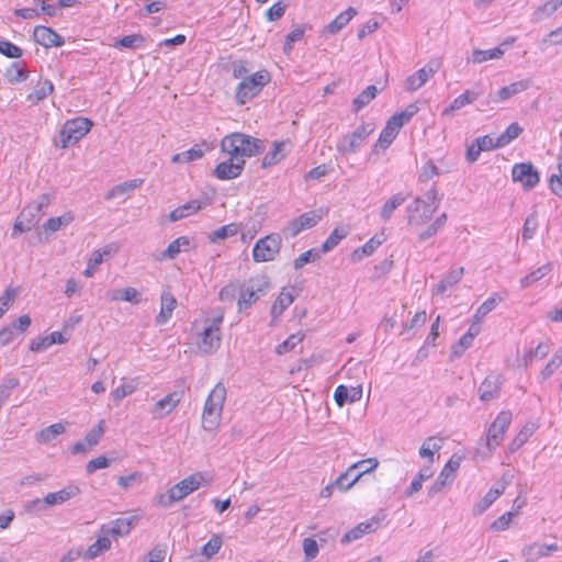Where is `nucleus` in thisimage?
Masks as SVG:
<instances>
[{"label":"nucleus","instance_id":"f257e3e1","mask_svg":"<svg viewBox=\"0 0 562 562\" xmlns=\"http://www.w3.org/2000/svg\"><path fill=\"white\" fill-rule=\"evenodd\" d=\"M221 149L233 158L252 157L265 150V143L259 138L243 133H233L221 142Z\"/></svg>","mask_w":562,"mask_h":562},{"label":"nucleus","instance_id":"f03ea898","mask_svg":"<svg viewBox=\"0 0 562 562\" xmlns=\"http://www.w3.org/2000/svg\"><path fill=\"white\" fill-rule=\"evenodd\" d=\"M226 393V387L221 382L210 392L202 414V425L205 430L212 431L220 425Z\"/></svg>","mask_w":562,"mask_h":562},{"label":"nucleus","instance_id":"7ed1b4c3","mask_svg":"<svg viewBox=\"0 0 562 562\" xmlns=\"http://www.w3.org/2000/svg\"><path fill=\"white\" fill-rule=\"evenodd\" d=\"M203 477L200 473L192 474L170 487L167 493L156 497V503L162 507H169L175 502L183 499L186 496L196 491L201 485Z\"/></svg>","mask_w":562,"mask_h":562},{"label":"nucleus","instance_id":"20e7f679","mask_svg":"<svg viewBox=\"0 0 562 562\" xmlns=\"http://www.w3.org/2000/svg\"><path fill=\"white\" fill-rule=\"evenodd\" d=\"M92 127V122L82 116H78L72 120H68L61 126L58 135L56 145L61 148H67L70 145L78 143L83 136H86Z\"/></svg>","mask_w":562,"mask_h":562},{"label":"nucleus","instance_id":"39448f33","mask_svg":"<svg viewBox=\"0 0 562 562\" xmlns=\"http://www.w3.org/2000/svg\"><path fill=\"white\" fill-rule=\"evenodd\" d=\"M270 81V75L267 70H259L241 80L235 92L237 104H245L260 93L262 88Z\"/></svg>","mask_w":562,"mask_h":562},{"label":"nucleus","instance_id":"423d86ee","mask_svg":"<svg viewBox=\"0 0 562 562\" xmlns=\"http://www.w3.org/2000/svg\"><path fill=\"white\" fill-rule=\"evenodd\" d=\"M379 465L375 458H368L351 464L346 472L341 473L336 480L335 484L340 491H348L366 473H370Z\"/></svg>","mask_w":562,"mask_h":562},{"label":"nucleus","instance_id":"0eeeda50","mask_svg":"<svg viewBox=\"0 0 562 562\" xmlns=\"http://www.w3.org/2000/svg\"><path fill=\"white\" fill-rule=\"evenodd\" d=\"M374 131L371 123H362L351 133L346 134L336 145V150L341 155L357 151L366 138Z\"/></svg>","mask_w":562,"mask_h":562},{"label":"nucleus","instance_id":"6e6552de","mask_svg":"<svg viewBox=\"0 0 562 562\" xmlns=\"http://www.w3.org/2000/svg\"><path fill=\"white\" fill-rule=\"evenodd\" d=\"M281 237L279 234H269L259 238L252 248V259L256 262L273 260L281 249Z\"/></svg>","mask_w":562,"mask_h":562},{"label":"nucleus","instance_id":"1a4fd4ad","mask_svg":"<svg viewBox=\"0 0 562 562\" xmlns=\"http://www.w3.org/2000/svg\"><path fill=\"white\" fill-rule=\"evenodd\" d=\"M512 423V413L508 411L501 412L492 425L487 429L486 434V449L487 453L492 451L502 442L505 431Z\"/></svg>","mask_w":562,"mask_h":562},{"label":"nucleus","instance_id":"9d476101","mask_svg":"<svg viewBox=\"0 0 562 562\" xmlns=\"http://www.w3.org/2000/svg\"><path fill=\"white\" fill-rule=\"evenodd\" d=\"M268 288L269 282L265 277L250 279L243 288L238 299L239 310L251 306V304L255 303Z\"/></svg>","mask_w":562,"mask_h":562},{"label":"nucleus","instance_id":"9b49d317","mask_svg":"<svg viewBox=\"0 0 562 562\" xmlns=\"http://www.w3.org/2000/svg\"><path fill=\"white\" fill-rule=\"evenodd\" d=\"M407 224L411 226H422L428 223L436 213L432 205H425L424 200L419 196L406 206Z\"/></svg>","mask_w":562,"mask_h":562},{"label":"nucleus","instance_id":"f8f14e48","mask_svg":"<svg viewBox=\"0 0 562 562\" xmlns=\"http://www.w3.org/2000/svg\"><path fill=\"white\" fill-rule=\"evenodd\" d=\"M512 178L514 182L521 183L527 191L533 189L540 181V175L530 161L515 164L512 169Z\"/></svg>","mask_w":562,"mask_h":562},{"label":"nucleus","instance_id":"ddd939ff","mask_svg":"<svg viewBox=\"0 0 562 562\" xmlns=\"http://www.w3.org/2000/svg\"><path fill=\"white\" fill-rule=\"evenodd\" d=\"M438 60H429L425 67L411 75L404 82V89L414 92L422 88L439 69Z\"/></svg>","mask_w":562,"mask_h":562},{"label":"nucleus","instance_id":"4468645a","mask_svg":"<svg viewBox=\"0 0 562 562\" xmlns=\"http://www.w3.org/2000/svg\"><path fill=\"white\" fill-rule=\"evenodd\" d=\"M321 221V216L315 211H310L291 220L283 228L285 237L293 238L302 231L314 227Z\"/></svg>","mask_w":562,"mask_h":562},{"label":"nucleus","instance_id":"2eb2a0df","mask_svg":"<svg viewBox=\"0 0 562 562\" xmlns=\"http://www.w3.org/2000/svg\"><path fill=\"white\" fill-rule=\"evenodd\" d=\"M460 467V460H454L451 458L443 467L441 472L439 473L436 481L428 488V496L434 497L438 493H440L448 483H451L454 479V474Z\"/></svg>","mask_w":562,"mask_h":562},{"label":"nucleus","instance_id":"dca6fc26","mask_svg":"<svg viewBox=\"0 0 562 562\" xmlns=\"http://www.w3.org/2000/svg\"><path fill=\"white\" fill-rule=\"evenodd\" d=\"M245 164V159L229 156L228 160L222 161L215 167L213 173L218 180L235 179L241 175Z\"/></svg>","mask_w":562,"mask_h":562},{"label":"nucleus","instance_id":"f3484780","mask_svg":"<svg viewBox=\"0 0 562 562\" xmlns=\"http://www.w3.org/2000/svg\"><path fill=\"white\" fill-rule=\"evenodd\" d=\"M384 515L382 517H372L363 522L358 524L347 533H345L340 540L342 544L350 543L355 540L362 538L364 535L371 533L375 531L380 525V522L384 519Z\"/></svg>","mask_w":562,"mask_h":562},{"label":"nucleus","instance_id":"a211bd4d","mask_svg":"<svg viewBox=\"0 0 562 562\" xmlns=\"http://www.w3.org/2000/svg\"><path fill=\"white\" fill-rule=\"evenodd\" d=\"M221 341V329L204 326L200 334L199 349L205 355H212L220 348Z\"/></svg>","mask_w":562,"mask_h":562},{"label":"nucleus","instance_id":"6ab92c4d","mask_svg":"<svg viewBox=\"0 0 562 562\" xmlns=\"http://www.w3.org/2000/svg\"><path fill=\"white\" fill-rule=\"evenodd\" d=\"M33 37L37 44L46 48L53 46L59 47L65 43L64 38L58 33H56L53 29L44 25L35 26Z\"/></svg>","mask_w":562,"mask_h":562},{"label":"nucleus","instance_id":"aec40b11","mask_svg":"<svg viewBox=\"0 0 562 562\" xmlns=\"http://www.w3.org/2000/svg\"><path fill=\"white\" fill-rule=\"evenodd\" d=\"M138 522V518L135 515L124 514L122 517L110 522L103 528L105 533H111L114 537L127 535L133 527Z\"/></svg>","mask_w":562,"mask_h":562},{"label":"nucleus","instance_id":"412c9836","mask_svg":"<svg viewBox=\"0 0 562 562\" xmlns=\"http://www.w3.org/2000/svg\"><path fill=\"white\" fill-rule=\"evenodd\" d=\"M502 378L499 374H490L479 387L480 400L490 402L499 396Z\"/></svg>","mask_w":562,"mask_h":562},{"label":"nucleus","instance_id":"4be33fe9","mask_svg":"<svg viewBox=\"0 0 562 562\" xmlns=\"http://www.w3.org/2000/svg\"><path fill=\"white\" fill-rule=\"evenodd\" d=\"M176 307V297L170 292H162L160 295V311L155 318L156 324H166L171 318Z\"/></svg>","mask_w":562,"mask_h":562},{"label":"nucleus","instance_id":"5701e85b","mask_svg":"<svg viewBox=\"0 0 562 562\" xmlns=\"http://www.w3.org/2000/svg\"><path fill=\"white\" fill-rule=\"evenodd\" d=\"M402 126L391 116L380 133L379 139L374 145V149L378 147L386 149L396 138Z\"/></svg>","mask_w":562,"mask_h":562},{"label":"nucleus","instance_id":"b1692460","mask_svg":"<svg viewBox=\"0 0 562 562\" xmlns=\"http://www.w3.org/2000/svg\"><path fill=\"white\" fill-rule=\"evenodd\" d=\"M357 14V10L352 7H349L347 10L339 13L330 23H328L323 29V34L327 35H334L340 32L348 23L349 21Z\"/></svg>","mask_w":562,"mask_h":562},{"label":"nucleus","instance_id":"393cba45","mask_svg":"<svg viewBox=\"0 0 562 562\" xmlns=\"http://www.w3.org/2000/svg\"><path fill=\"white\" fill-rule=\"evenodd\" d=\"M531 81L529 79H522L501 88L496 95L492 99L494 102H503L509 98L526 91L529 89Z\"/></svg>","mask_w":562,"mask_h":562},{"label":"nucleus","instance_id":"a878e982","mask_svg":"<svg viewBox=\"0 0 562 562\" xmlns=\"http://www.w3.org/2000/svg\"><path fill=\"white\" fill-rule=\"evenodd\" d=\"M180 402L178 393H171L157 401L151 409V414L155 418H161L169 414Z\"/></svg>","mask_w":562,"mask_h":562},{"label":"nucleus","instance_id":"bb28decb","mask_svg":"<svg viewBox=\"0 0 562 562\" xmlns=\"http://www.w3.org/2000/svg\"><path fill=\"white\" fill-rule=\"evenodd\" d=\"M140 186V180L133 179L114 186L105 195L106 200L121 199L125 201Z\"/></svg>","mask_w":562,"mask_h":562},{"label":"nucleus","instance_id":"cd10ccee","mask_svg":"<svg viewBox=\"0 0 562 562\" xmlns=\"http://www.w3.org/2000/svg\"><path fill=\"white\" fill-rule=\"evenodd\" d=\"M54 92V85L49 79L38 80L33 91L26 95L32 104H38Z\"/></svg>","mask_w":562,"mask_h":562},{"label":"nucleus","instance_id":"c85d7f7f","mask_svg":"<svg viewBox=\"0 0 562 562\" xmlns=\"http://www.w3.org/2000/svg\"><path fill=\"white\" fill-rule=\"evenodd\" d=\"M480 97V92L474 90H465L462 94L457 97L447 108L443 109L442 115L449 116L457 110L471 104Z\"/></svg>","mask_w":562,"mask_h":562},{"label":"nucleus","instance_id":"c756f323","mask_svg":"<svg viewBox=\"0 0 562 562\" xmlns=\"http://www.w3.org/2000/svg\"><path fill=\"white\" fill-rule=\"evenodd\" d=\"M68 341V338L65 337L60 331H53L49 335L38 338L34 340L30 345V350L33 352H40L54 344H65Z\"/></svg>","mask_w":562,"mask_h":562},{"label":"nucleus","instance_id":"7c9ffc66","mask_svg":"<svg viewBox=\"0 0 562 562\" xmlns=\"http://www.w3.org/2000/svg\"><path fill=\"white\" fill-rule=\"evenodd\" d=\"M464 269L463 267L452 268L448 274L440 280V282L436 285L434 293L443 294L449 289H452L456 284H458L463 277Z\"/></svg>","mask_w":562,"mask_h":562},{"label":"nucleus","instance_id":"2f4dec72","mask_svg":"<svg viewBox=\"0 0 562 562\" xmlns=\"http://www.w3.org/2000/svg\"><path fill=\"white\" fill-rule=\"evenodd\" d=\"M80 493V488L76 485H69L58 492L48 493L45 496V503L48 506H54L57 504H63L68 499L77 496Z\"/></svg>","mask_w":562,"mask_h":562},{"label":"nucleus","instance_id":"473e14b6","mask_svg":"<svg viewBox=\"0 0 562 562\" xmlns=\"http://www.w3.org/2000/svg\"><path fill=\"white\" fill-rule=\"evenodd\" d=\"M385 240L384 233L375 234L371 239H369L362 247L357 248L352 252V260L359 261L363 259L367 256H370L373 254V251L382 245V243Z\"/></svg>","mask_w":562,"mask_h":562},{"label":"nucleus","instance_id":"72a5a7b5","mask_svg":"<svg viewBox=\"0 0 562 562\" xmlns=\"http://www.w3.org/2000/svg\"><path fill=\"white\" fill-rule=\"evenodd\" d=\"M201 209H202L201 201L191 200V201L184 203L183 205L172 210L169 214V220L171 222H177L179 220L188 217L191 214L196 213Z\"/></svg>","mask_w":562,"mask_h":562},{"label":"nucleus","instance_id":"f704fd0d","mask_svg":"<svg viewBox=\"0 0 562 562\" xmlns=\"http://www.w3.org/2000/svg\"><path fill=\"white\" fill-rule=\"evenodd\" d=\"M284 146L285 142H273L271 150H269L262 158L261 167L268 168L281 161L285 157V154L283 153Z\"/></svg>","mask_w":562,"mask_h":562},{"label":"nucleus","instance_id":"c9c22d12","mask_svg":"<svg viewBox=\"0 0 562 562\" xmlns=\"http://www.w3.org/2000/svg\"><path fill=\"white\" fill-rule=\"evenodd\" d=\"M30 71L25 65H21L19 61H14L7 68L4 77L10 83L23 82L29 78Z\"/></svg>","mask_w":562,"mask_h":562},{"label":"nucleus","instance_id":"e433bc0d","mask_svg":"<svg viewBox=\"0 0 562 562\" xmlns=\"http://www.w3.org/2000/svg\"><path fill=\"white\" fill-rule=\"evenodd\" d=\"M66 430L61 423H56L36 432V440L40 443H48L55 440L59 435Z\"/></svg>","mask_w":562,"mask_h":562},{"label":"nucleus","instance_id":"4c0bfd02","mask_svg":"<svg viewBox=\"0 0 562 562\" xmlns=\"http://www.w3.org/2000/svg\"><path fill=\"white\" fill-rule=\"evenodd\" d=\"M191 246V240L187 236H181L172 240L166 250L162 252L164 258L173 259L181 250L188 251Z\"/></svg>","mask_w":562,"mask_h":562},{"label":"nucleus","instance_id":"58836bf2","mask_svg":"<svg viewBox=\"0 0 562 562\" xmlns=\"http://www.w3.org/2000/svg\"><path fill=\"white\" fill-rule=\"evenodd\" d=\"M503 300L504 297L499 293H493L479 306L473 318L476 322H481V319L492 312Z\"/></svg>","mask_w":562,"mask_h":562},{"label":"nucleus","instance_id":"ea45409f","mask_svg":"<svg viewBox=\"0 0 562 562\" xmlns=\"http://www.w3.org/2000/svg\"><path fill=\"white\" fill-rule=\"evenodd\" d=\"M553 270V265L551 262H547L543 266L537 268L529 274L525 276L520 279V286L522 289L528 288L529 285L533 284L535 282L541 280L543 277L549 274Z\"/></svg>","mask_w":562,"mask_h":562},{"label":"nucleus","instance_id":"a19ab883","mask_svg":"<svg viewBox=\"0 0 562 562\" xmlns=\"http://www.w3.org/2000/svg\"><path fill=\"white\" fill-rule=\"evenodd\" d=\"M74 221V215L71 212H66L65 214L50 217L43 224V229L48 233H55L59 231L61 227L69 225Z\"/></svg>","mask_w":562,"mask_h":562},{"label":"nucleus","instance_id":"79ce46f5","mask_svg":"<svg viewBox=\"0 0 562 562\" xmlns=\"http://www.w3.org/2000/svg\"><path fill=\"white\" fill-rule=\"evenodd\" d=\"M406 201V196L402 193L392 195L382 206L380 216L383 221H389L393 212Z\"/></svg>","mask_w":562,"mask_h":562},{"label":"nucleus","instance_id":"37998d69","mask_svg":"<svg viewBox=\"0 0 562 562\" xmlns=\"http://www.w3.org/2000/svg\"><path fill=\"white\" fill-rule=\"evenodd\" d=\"M348 235V229L344 227H336L322 244L321 249L323 254L333 250L339 241Z\"/></svg>","mask_w":562,"mask_h":562},{"label":"nucleus","instance_id":"c03bdc74","mask_svg":"<svg viewBox=\"0 0 562 562\" xmlns=\"http://www.w3.org/2000/svg\"><path fill=\"white\" fill-rule=\"evenodd\" d=\"M431 475H432V471L429 467H425V468L420 469L418 471V473L416 474V476L411 482V485L405 491V495L409 497V496L414 495L415 493H417L418 491H420L423 487V482L425 480L431 477Z\"/></svg>","mask_w":562,"mask_h":562},{"label":"nucleus","instance_id":"a18cd8bd","mask_svg":"<svg viewBox=\"0 0 562 562\" xmlns=\"http://www.w3.org/2000/svg\"><path fill=\"white\" fill-rule=\"evenodd\" d=\"M378 89L374 85L368 86L357 98L353 99V111L358 112L368 105L376 95Z\"/></svg>","mask_w":562,"mask_h":562},{"label":"nucleus","instance_id":"49530a36","mask_svg":"<svg viewBox=\"0 0 562 562\" xmlns=\"http://www.w3.org/2000/svg\"><path fill=\"white\" fill-rule=\"evenodd\" d=\"M441 439L428 437L419 448L422 458H429L430 463L434 461V453L441 449Z\"/></svg>","mask_w":562,"mask_h":562},{"label":"nucleus","instance_id":"de8ad7c7","mask_svg":"<svg viewBox=\"0 0 562 562\" xmlns=\"http://www.w3.org/2000/svg\"><path fill=\"white\" fill-rule=\"evenodd\" d=\"M44 212L38 211V206H34L31 203L26 205L18 215L21 220H23L27 226L34 227Z\"/></svg>","mask_w":562,"mask_h":562},{"label":"nucleus","instance_id":"09e8293b","mask_svg":"<svg viewBox=\"0 0 562 562\" xmlns=\"http://www.w3.org/2000/svg\"><path fill=\"white\" fill-rule=\"evenodd\" d=\"M293 301H294V296L292 295L291 292L282 291L271 307V315L273 317L280 316L284 312V310L290 304H292Z\"/></svg>","mask_w":562,"mask_h":562},{"label":"nucleus","instance_id":"8fccbe9b","mask_svg":"<svg viewBox=\"0 0 562 562\" xmlns=\"http://www.w3.org/2000/svg\"><path fill=\"white\" fill-rule=\"evenodd\" d=\"M504 50L499 47H495L492 49H474L472 53V61L474 64H481L483 61L490 60V59H498L503 56Z\"/></svg>","mask_w":562,"mask_h":562},{"label":"nucleus","instance_id":"3c124183","mask_svg":"<svg viewBox=\"0 0 562 562\" xmlns=\"http://www.w3.org/2000/svg\"><path fill=\"white\" fill-rule=\"evenodd\" d=\"M533 424L525 425L519 431V434L509 443V450L514 452L518 450L520 447H522L528 441L529 437L533 434Z\"/></svg>","mask_w":562,"mask_h":562},{"label":"nucleus","instance_id":"603ef678","mask_svg":"<svg viewBox=\"0 0 562 562\" xmlns=\"http://www.w3.org/2000/svg\"><path fill=\"white\" fill-rule=\"evenodd\" d=\"M238 232V227L235 223H231L212 232L209 236L211 243H217L218 240H224L228 237L236 235Z\"/></svg>","mask_w":562,"mask_h":562},{"label":"nucleus","instance_id":"864d4df0","mask_svg":"<svg viewBox=\"0 0 562 562\" xmlns=\"http://www.w3.org/2000/svg\"><path fill=\"white\" fill-rule=\"evenodd\" d=\"M323 254L322 249L312 248L303 254H301L293 261V268L295 270L302 269L306 263L314 262L321 258Z\"/></svg>","mask_w":562,"mask_h":562},{"label":"nucleus","instance_id":"5fc2aeb1","mask_svg":"<svg viewBox=\"0 0 562 562\" xmlns=\"http://www.w3.org/2000/svg\"><path fill=\"white\" fill-rule=\"evenodd\" d=\"M111 541L108 537H100L97 539L95 542H93L91 546H89L88 550L86 551V557L89 559H93L98 557L103 551L110 549Z\"/></svg>","mask_w":562,"mask_h":562},{"label":"nucleus","instance_id":"6e6d98bb","mask_svg":"<svg viewBox=\"0 0 562 562\" xmlns=\"http://www.w3.org/2000/svg\"><path fill=\"white\" fill-rule=\"evenodd\" d=\"M522 133V127L517 123L513 122L508 125L506 131L498 135L501 145L507 146L514 139H516Z\"/></svg>","mask_w":562,"mask_h":562},{"label":"nucleus","instance_id":"4d7b16f0","mask_svg":"<svg viewBox=\"0 0 562 562\" xmlns=\"http://www.w3.org/2000/svg\"><path fill=\"white\" fill-rule=\"evenodd\" d=\"M472 334H464L461 338L452 345L451 347V357L459 358L463 355V352L472 346L473 344Z\"/></svg>","mask_w":562,"mask_h":562},{"label":"nucleus","instance_id":"13d9d810","mask_svg":"<svg viewBox=\"0 0 562 562\" xmlns=\"http://www.w3.org/2000/svg\"><path fill=\"white\" fill-rule=\"evenodd\" d=\"M303 338L304 335L301 333L290 335L282 344L277 346L276 352L278 355H283L288 351H291L297 344L303 340Z\"/></svg>","mask_w":562,"mask_h":562},{"label":"nucleus","instance_id":"bf43d9fd","mask_svg":"<svg viewBox=\"0 0 562 562\" xmlns=\"http://www.w3.org/2000/svg\"><path fill=\"white\" fill-rule=\"evenodd\" d=\"M223 540L220 535H213L211 539L202 547V554L212 558L222 548Z\"/></svg>","mask_w":562,"mask_h":562},{"label":"nucleus","instance_id":"052dcab7","mask_svg":"<svg viewBox=\"0 0 562 562\" xmlns=\"http://www.w3.org/2000/svg\"><path fill=\"white\" fill-rule=\"evenodd\" d=\"M562 364V348L559 349L554 355L553 357L551 358V360L547 363V366L543 368V370L541 371V376L543 380H547L548 378H550L554 371Z\"/></svg>","mask_w":562,"mask_h":562},{"label":"nucleus","instance_id":"680f3d73","mask_svg":"<svg viewBox=\"0 0 562 562\" xmlns=\"http://www.w3.org/2000/svg\"><path fill=\"white\" fill-rule=\"evenodd\" d=\"M559 173L551 175L549 179V186L551 191L562 198V153L559 156L558 165Z\"/></svg>","mask_w":562,"mask_h":562},{"label":"nucleus","instance_id":"e2e57ef3","mask_svg":"<svg viewBox=\"0 0 562 562\" xmlns=\"http://www.w3.org/2000/svg\"><path fill=\"white\" fill-rule=\"evenodd\" d=\"M494 494H496V492L488 491L485 496L473 506L472 514L474 516L482 515L497 499Z\"/></svg>","mask_w":562,"mask_h":562},{"label":"nucleus","instance_id":"0e129e2a","mask_svg":"<svg viewBox=\"0 0 562 562\" xmlns=\"http://www.w3.org/2000/svg\"><path fill=\"white\" fill-rule=\"evenodd\" d=\"M419 111V108L416 103L408 104L405 110H403L400 113H395L392 115V117L401 125L403 126L405 123H407L415 114H417Z\"/></svg>","mask_w":562,"mask_h":562},{"label":"nucleus","instance_id":"69168bd1","mask_svg":"<svg viewBox=\"0 0 562 562\" xmlns=\"http://www.w3.org/2000/svg\"><path fill=\"white\" fill-rule=\"evenodd\" d=\"M538 220L536 212L531 213L527 216L522 227V238L524 240L531 239L537 231Z\"/></svg>","mask_w":562,"mask_h":562},{"label":"nucleus","instance_id":"338daca9","mask_svg":"<svg viewBox=\"0 0 562 562\" xmlns=\"http://www.w3.org/2000/svg\"><path fill=\"white\" fill-rule=\"evenodd\" d=\"M561 5H562V0L547 1L546 3H543L536 10V12H535L536 20H541L542 13H544L547 16L553 14Z\"/></svg>","mask_w":562,"mask_h":562},{"label":"nucleus","instance_id":"774afa93","mask_svg":"<svg viewBox=\"0 0 562 562\" xmlns=\"http://www.w3.org/2000/svg\"><path fill=\"white\" fill-rule=\"evenodd\" d=\"M0 54L8 58H20L23 54V50L15 44L2 40L0 41Z\"/></svg>","mask_w":562,"mask_h":562}]
</instances>
